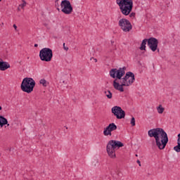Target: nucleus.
Masks as SVG:
<instances>
[{"instance_id": "1", "label": "nucleus", "mask_w": 180, "mask_h": 180, "mask_svg": "<svg viewBox=\"0 0 180 180\" xmlns=\"http://www.w3.org/2000/svg\"><path fill=\"white\" fill-rule=\"evenodd\" d=\"M124 74H126L125 76L122 77ZM110 76L111 78H117L113 81L112 86H114L116 91H119L120 92H124V88L123 87L133 85V83L136 80L134 73L131 72H127L126 73L124 68L112 69L110 71Z\"/></svg>"}, {"instance_id": "2", "label": "nucleus", "mask_w": 180, "mask_h": 180, "mask_svg": "<svg viewBox=\"0 0 180 180\" xmlns=\"http://www.w3.org/2000/svg\"><path fill=\"white\" fill-rule=\"evenodd\" d=\"M148 136L155 139L156 147L159 150H164L167 144H168V134H167V132L162 128L150 129L148 131Z\"/></svg>"}, {"instance_id": "3", "label": "nucleus", "mask_w": 180, "mask_h": 180, "mask_svg": "<svg viewBox=\"0 0 180 180\" xmlns=\"http://www.w3.org/2000/svg\"><path fill=\"white\" fill-rule=\"evenodd\" d=\"M124 145L120 141L110 140L106 145V152L110 158H116V150L123 147Z\"/></svg>"}, {"instance_id": "4", "label": "nucleus", "mask_w": 180, "mask_h": 180, "mask_svg": "<svg viewBox=\"0 0 180 180\" xmlns=\"http://www.w3.org/2000/svg\"><path fill=\"white\" fill-rule=\"evenodd\" d=\"M120 11L124 16L130 15L133 11V0H116Z\"/></svg>"}, {"instance_id": "5", "label": "nucleus", "mask_w": 180, "mask_h": 180, "mask_svg": "<svg viewBox=\"0 0 180 180\" xmlns=\"http://www.w3.org/2000/svg\"><path fill=\"white\" fill-rule=\"evenodd\" d=\"M36 86V82L32 77H25L20 85V89L22 92H26L27 94H32L33 89Z\"/></svg>"}, {"instance_id": "6", "label": "nucleus", "mask_w": 180, "mask_h": 180, "mask_svg": "<svg viewBox=\"0 0 180 180\" xmlns=\"http://www.w3.org/2000/svg\"><path fill=\"white\" fill-rule=\"evenodd\" d=\"M39 58L41 61L50 63L53 58V50L50 48H43L39 51Z\"/></svg>"}, {"instance_id": "7", "label": "nucleus", "mask_w": 180, "mask_h": 180, "mask_svg": "<svg viewBox=\"0 0 180 180\" xmlns=\"http://www.w3.org/2000/svg\"><path fill=\"white\" fill-rule=\"evenodd\" d=\"M61 11L65 15H70L72 13V6L68 0H63L60 3Z\"/></svg>"}, {"instance_id": "8", "label": "nucleus", "mask_w": 180, "mask_h": 180, "mask_svg": "<svg viewBox=\"0 0 180 180\" xmlns=\"http://www.w3.org/2000/svg\"><path fill=\"white\" fill-rule=\"evenodd\" d=\"M120 27H121L122 30H123V32H130V30H131V29H133V26H131V23L130 22V21H129V20L126 19V18H122L119 20V23H118Z\"/></svg>"}, {"instance_id": "9", "label": "nucleus", "mask_w": 180, "mask_h": 180, "mask_svg": "<svg viewBox=\"0 0 180 180\" xmlns=\"http://www.w3.org/2000/svg\"><path fill=\"white\" fill-rule=\"evenodd\" d=\"M111 112L118 120L124 119L126 112L120 106L115 105L111 108Z\"/></svg>"}, {"instance_id": "10", "label": "nucleus", "mask_w": 180, "mask_h": 180, "mask_svg": "<svg viewBox=\"0 0 180 180\" xmlns=\"http://www.w3.org/2000/svg\"><path fill=\"white\" fill-rule=\"evenodd\" d=\"M148 46L152 51H157L158 50L160 52V49H158V39L154 37L148 39Z\"/></svg>"}, {"instance_id": "11", "label": "nucleus", "mask_w": 180, "mask_h": 180, "mask_svg": "<svg viewBox=\"0 0 180 180\" xmlns=\"http://www.w3.org/2000/svg\"><path fill=\"white\" fill-rule=\"evenodd\" d=\"M115 130H117V126L115 124V123H110L104 128L103 131V134L108 137V136H112V131H115Z\"/></svg>"}, {"instance_id": "12", "label": "nucleus", "mask_w": 180, "mask_h": 180, "mask_svg": "<svg viewBox=\"0 0 180 180\" xmlns=\"http://www.w3.org/2000/svg\"><path fill=\"white\" fill-rule=\"evenodd\" d=\"M8 68H11V65L4 59L0 58V71H6Z\"/></svg>"}, {"instance_id": "13", "label": "nucleus", "mask_w": 180, "mask_h": 180, "mask_svg": "<svg viewBox=\"0 0 180 180\" xmlns=\"http://www.w3.org/2000/svg\"><path fill=\"white\" fill-rule=\"evenodd\" d=\"M147 43H148V39H145L142 41V43L141 44V46H140V50H146V46L147 44Z\"/></svg>"}, {"instance_id": "14", "label": "nucleus", "mask_w": 180, "mask_h": 180, "mask_svg": "<svg viewBox=\"0 0 180 180\" xmlns=\"http://www.w3.org/2000/svg\"><path fill=\"white\" fill-rule=\"evenodd\" d=\"M156 109L159 115H162V113H164V110H165V108H164L162 105H159V106H158Z\"/></svg>"}, {"instance_id": "15", "label": "nucleus", "mask_w": 180, "mask_h": 180, "mask_svg": "<svg viewBox=\"0 0 180 180\" xmlns=\"http://www.w3.org/2000/svg\"><path fill=\"white\" fill-rule=\"evenodd\" d=\"M104 95L108 98V99H112V92L109 90L104 91Z\"/></svg>"}, {"instance_id": "16", "label": "nucleus", "mask_w": 180, "mask_h": 180, "mask_svg": "<svg viewBox=\"0 0 180 180\" xmlns=\"http://www.w3.org/2000/svg\"><path fill=\"white\" fill-rule=\"evenodd\" d=\"M39 84H41V85L43 86H47V85H49V82L44 79H40Z\"/></svg>"}, {"instance_id": "17", "label": "nucleus", "mask_w": 180, "mask_h": 180, "mask_svg": "<svg viewBox=\"0 0 180 180\" xmlns=\"http://www.w3.org/2000/svg\"><path fill=\"white\" fill-rule=\"evenodd\" d=\"M25 6H26V1L25 0H22V4H20L19 5V7L21 8V9H24L25 8Z\"/></svg>"}, {"instance_id": "18", "label": "nucleus", "mask_w": 180, "mask_h": 180, "mask_svg": "<svg viewBox=\"0 0 180 180\" xmlns=\"http://www.w3.org/2000/svg\"><path fill=\"white\" fill-rule=\"evenodd\" d=\"M131 126H136V119L134 118V117H131Z\"/></svg>"}, {"instance_id": "19", "label": "nucleus", "mask_w": 180, "mask_h": 180, "mask_svg": "<svg viewBox=\"0 0 180 180\" xmlns=\"http://www.w3.org/2000/svg\"><path fill=\"white\" fill-rule=\"evenodd\" d=\"M63 49L65 51H68V46H65V43H63Z\"/></svg>"}, {"instance_id": "20", "label": "nucleus", "mask_w": 180, "mask_h": 180, "mask_svg": "<svg viewBox=\"0 0 180 180\" xmlns=\"http://www.w3.org/2000/svg\"><path fill=\"white\" fill-rule=\"evenodd\" d=\"M13 27L15 29V32H18V26H16V24H14Z\"/></svg>"}, {"instance_id": "21", "label": "nucleus", "mask_w": 180, "mask_h": 180, "mask_svg": "<svg viewBox=\"0 0 180 180\" xmlns=\"http://www.w3.org/2000/svg\"><path fill=\"white\" fill-rule=\"evenodd\" d=\"M91 61H92V60H94V63H98V59L95 58H91Z\"/></svg>"}, {"instance_id": "22", "label": "nucleus", "mask_w": 180, "mask_h": 180, "mask_svg": "<svg viewBox=\"0 0 180 180\" xmlns=\"http://www.w3.org/2000/svg\"><path fill=\"white\" fill-rule=\"evenodd\" d=\"M136 162L139 164V167H141V162H140V160H138Z\"/></svg>"}, {"instance_id": "23", "label": "nucleus", "mask_w": 180, "mask_h": 180, "mask_svg": "<svg viewBox=\"0 0 180 180\" xmlns=\"http://www.w3.org/2000/svg\"><path fill=\"white\" fill-rule=\"evenodd\" d=\"M38 46H39V45H38L37 44H34V47H38Z\"/></svg>"}, {"instance_id": "24", "label": "nucleus", "mask_w": 180, "mask_h": 180, "mask_svg": "<svg viewBox=\"0 0 180 180\" xmlns=\"http://www.w3.org/2000/svg\"><path fill=\"white\" fill-rule=\"evenodd\" d=\"M63 84H67V82L63 81Z\"/></svg>"}, {"instance_id": "25", "label": "nucleus", "mask_w": 180, "mask_h": 180, "mask_svg": "<svg viewBox=\"0 0 180 180\" xmlns=\"http://www.w3.org/2000/svg\"><path fill=\"white\" fill-rule=\"evenodd\" d=\"M0 110H2V107L0 105Z\"/></svg>"}, {"instance_id": "26", "label": "nucleus", "mask_w": 180, "mask_h": 180, "mask_svg": "<svg viewBox=\"0 0 180 180\" xmlns=\"http://www.w3.org/2000/svg\"><path fill=\"white\" fill-rule=\"evenodd\" d=\"M7 124V126L9 127V124H8V121H7V124Z\"/></svg>"}, {"instance_id": "27", "label": "nucleus", "mask_w": 180, "mask_h": 180, "mask_svg": "<svg viewBox=\"0 0 180 180\" xmlns=\"http://www.w3.org/2000/svg\"><path fill=\"white\" fill-rule=\"evenodd\" d=\"M133 15H134V14H131V15H130V16H133Z\"/></svg>"}, {"instance_id": "28", "label": "nucleus", "mask_w": 180, "mask_h": 180, "mask_svg": "<svg viewBox=\"0 0 180 180\" xmlns=\"http://www.w3.org/2000/svg\"><path fill=\"white\" fill-rule=\"evenodd\" d=\"M1 25H4V22H2Z\"/></svg>"}, {"instance_id": "29", "label": "nucleus", "mask_w": 180, "mask_h": 180, "mask_svg": "<svg viewBox=\"0 0 180 180\" xmlns=\"http://www.w3.org/2000/svg\"><path fill=\"white\" fill-rule=\"evenodd\" d=\"M139 155H136V157H138Z\"/></svg>"}, {"instance_id": "30", "label": "nucleus", "mask_w": 180, "mask_h": 180, "mask_svg": "<svg viewBox=\"0 0 180 180\" xmlns=\"http://www.w3.org/2000/svg\"><path fill=\"white\" fill-rule=\"evenodd\" d=\"M2 1V0H0V2H1Z\"/></svg>"}]
</instances>
